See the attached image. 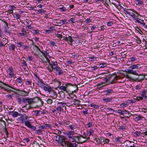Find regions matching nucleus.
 I'll use <instances>...</instances> for the list:
<instances>
[{
	"instance_id": "nucleus-1",
	"label": "nucleus",
	"mask_w": 147,
	"mask_h": 147,
	"mask_svg": "<svg viewBox=\"0 0 147 147\" xmlns=\"http://www.w3.org/2000/svg\"><path fill=\"white\" fill-rule=\"evenodd\" d=\"M66 135L69 139V140L72 142H83L86 140H82V138L86 139V138L82 136H79L78 134L75 132L74 131H69L66 133Z\"/></svg>"
},
{
	"instance_id": "nucleus-2",
	"label": "nucleus",
	"mask_w": 147,
	"mask_h": 147,
	"mask_svg": "<svg viewBox=\"0 0 147 147\" xmlns=\"http://www.w3.org/2000/svg\"><path fill=\"white\" fill-rule=\"evenodd\" d=\"M0 82L2 83L4 85L9 87L16 90V91H13V92L16 94L20 95L23 96H26L28 95L29 92L25 91L24 90H21L19 89L15 88L9 85L8 84L2 82L1 81H0Z\"/></svg>"
},
{
	"instance_id": "nucleus-3",
	"label": "nucleus",
	"mask_w": 147,
	"mask_h": 147,
	"mask_svg": "<svg viewBox=\"0 0 147 147\" xmlns=\"http://www.w3.org/2000/svg\"><path fill=\"white\" fill-rule=\"evenodd\" d=\"M118 79L116 75L112 76L108 78H105L104 80L106 82L109 81V84H113L115 83Z\"/></svg>"
},
{
	"instance_id": "nucleus-4",
	"label": "nucleus",
	"mask_w": 147,
	"mask_h": 147,
	"mask_svg": "<svg viewBox=\"0 0 147 147\" xmlns=\"http://www.w3.org/2000/svg\"><path fill=\"white\" fill-rule=\"evenodd\" d=\"M126 73L131 74L133 75H136L138 76V77H139V76H142L143 77L144 76V78H143V80L145 78V75H143L142 74H138V73L135 70H133V69H126L125 71Z\"/></svg>"
},
{
	"instance_id": "nucleus-5",
	"label": "nucleus",
	"mask_w": 147,
	"mask_h": 147,
	"mask_svg": "<svg viewBox=\"0 0 147 147\" xmlns=\"http://www.w3.org/2000/svg\"><path fill=\"white\" fill-rule=\"evenodd\" d=\"M124 77L127 79H129L131 80H132L134 82H141L143 80V78H144V76L142 78H140L139 77H138L137 78H133L131 77L130 76L127 74H124Z\"/></svg>"
},
{
	"instance_id": "nucleus-6",
	"label": "nucleus",
	"mask_w": 147,
	"mask_h": 147,
	"mask_svg": "<svg viewBox=\"0 0 147 147\" xmlns=\"http://www.w3.org/2000/svg\"><path fill=\"white\" fill-rule=\"evenodd\" d=\"M33 103H36L39 106H42L44 104V102L41 98L36 96L33 98Z\"/></svg>"
},
{
	"instance_id": "nucleus-7",
	"label": "nucleus",
	"mask_w": 147,
	"mask_h": 147,
	"mask_svg": "<svg viewBox=\"0 0 147 147\" xmlns=\"http://www.w3.org/2000/svg\"><path fill=\"white\" fill-rule=\"evenodd\" d=\"M64 147H76L77 145L76 143H72L69 141L65 142L63 143Z\"/></svg>"
},
{
	"instance_id": "nucleus-8",
	"label": "nucleus",
	"mask_w": 147,
	"mask_h": 147,
	"mask_svg": "<svg viewBox=\"0 0 147 147\" xmlns=\"http://www.w3.org/2000/svg\"><path fill=\"white\" fill-rule=\"evenodd\" d=\"M65 140L64 137L61 135H59L58 138V139H56V141L58 143H60V145L61 146H63V143L65 142Z\"/></svg>"
},
{
	"instance_id": "nucleus-9",
	"label": "nucleus",
	"mask_w": 147,
	"mask_h": 147,
	"mask_svg": "<svg viewBox=\"0 0 147 147\" xmlns=\"http://www.w3.org/2000/svg\"><path fill=\"white\" fill-rule=\"evenodd\" d=\"M1 21L3 22L4 24V30L5 32L6 33H7L8 34H10L11 32L9 30V27L8 26V23L3 19L1 20Z\"/></svg>"
},
{
	"instance_id": "nucleus-10",
	"label": "nucleus",
	"mask_w": 147,
	"mask_h": 147,
	"mask_svg": "<svg viewBox=\"0 0 147 147\" xmlns=\"http://www.w3.org/2000/svg\"><path fill=\"white\" fill-rule=\"evenodd\" d=\"M13 71L12 67H9L7 70L6 71L9 76V77L12 78L14 76V74L13 73Z\"/></svg>"
},
{
	"instance_id": "nucleus-11",
	"label": "nucleus",
	"mask_w": 147,
	"mask_h": 147,
	"mask_svg": "<svg viewBox=\"0 0 147 147\" xmlns=\"http://www.w3.org/2000/svg\"><path fill=\"white\" fill-rule=\"evenodd\" d=\"M22 102L25 103L30 105L33 103V98H24L23 99Z\"/></svg>"
},
{
	"instance_id": "nucleus-12",
	"label": "nucleus",
	"mask_w": 147,
	"mask_h": 147,
	"mask_svg": "<svg viewBox=\"0 0 147 147\" xmlns=\"http://www.w3.org/2000/svg\"><path fill=\"white\" fill-rule=\"evenodd\" d=\"M70 86L71 84L69 83L65 84L64 86H62L59 87V88L61 90V91H66L67 92V89Z\"/></svg>"
},
{
	"instance_id": "nucleus-13",
	"label": "nucleus",
	"mask_w": 147,
	"mask_h": 147,
	"mask_svg": "<svg viewBox=\"0 0 147 147\" xmlns=\"http://www.w3.org/2000/svg\"><path fill=\"white\" fill-rule=\"evenodd\" d=\"M8 114L9 115H11L13 117H16L18 116H20V113L17 111H10L8 112Z\"/></svg>"
},
{
	"instance_id": "nucleus-14",
	"label": "nucleus",
	"mask_w": 147,
	"mask_h": 147,
	"mask_svg": "<svg viewBox=\"0 0 147 147\" xmlns=\"http://www.w3.org/2000/svg\"><path fill=\"white\" fill-rule=\"evenodd\" d=\"M25 125L31 130L34 131L36 129V127L32 126L29 122H25Z\"/></svg>"
},
{
	"instance_id": "nucleus-15",
	"label": "nucleus",
	"mask_w": 147,
	"mask_h": 147,
	"mask_svg": "<svg viewBox=\"0 0 147 147\" xmlns=\"http://www.w3.org/2000/svg\"><path fill=\"white\" fill-rule=\"evenodd\" d=\"M49 93L50 94V96L53 99H55L57 97V94L56 92L53 90H52L51 92Z\"/></svg>"
},
{
	"instance_id": "nucleus-16",
	"label": "nucleus",
	"mask_w": 147,
	"mask_h": 147,
	"mask_svg": "<svg viewBox=\"0 0 147 147\" xmlns=\"http://www.w3.org/2000/svg\"><path fill=\"white\" fill-rule=\"evenodd\" d=\"M134 134L135 137H136L140 136L141 134H143L144 136H146L147 135V131H146L145 132L142 133H141L140 131H136L135 132Z\"/></svg>"
},
{
	"instance_id": "nucleus-17",
	"label": "nucleus",
	"mask_w": 147,
	"mask_h": 147,
	"mask_svg": "<svg viewBox=\"0 0 147 147\" xmlns=\"http://www.w3.org/2000/svg\"><path fill=\"white\" fill-rule=\"evenodd\" d=\"M123 115L125 117L129 118L130 117L131 115H133L130 112L127 111H123Z\"/></svg>"
},
{
	"instance_id": "nucleus-18",
	"label": "nucleus",
	"mask_w": 147,
	"mask_h": 147,
	"mask_svg": "<svg viewBox=\"0 0 147 147\" xmlns=\"http://www.w3.org/2000/svg\"><path fill=\"white\" fill-rule=\"evenodd\" d=\"M131 10L133 12L136 13V14H135L132 12V14H131L130 16L133 18L134 19L135 18H138V16L140 15V14H139L137 11H135L134 9H131Z\"/></svg>"
},
{
	"instance_id": "nucleus-19",
	"label": "nucleus",
	"mask_w": 147,
	"mask_h": 147,
	"mask_svg": "<svg viewBox=\"0 0 147 147\" xmlns=\"http://www.w3.org/2000/svg\"><path fill=\"white\" fill-rule=\"evenodd\" d=\"M66 103L63 102H60L59 101L57 103V105L58 106H59L61 107V108H62L65 107V109L66 110Z\"/></svg>"
},
{
	"instance_id": "nucleus-20",
	"label": "nucleus",
	"mask_w": 147,
	"mask_h": 147,
	"mask_svg": "<svg viewBox=\"0 0 147 147\" xmlns=\"http://www.w3.org/2000/svg\"><path fill=\"white\" fill-rule=\"evenodd\" d=\"M43 90L49 93L53 90L52 88L49 86H43Z\"/></svg>"
},
{
	"instance_id": "nucleus-21",
	"label": "nucleus",
	"mask_w": 147,
	"mask_h": 147,
	"mask_svg": "<svg viewBox=\"0 0 147 147\" xmlns=\"http://www.w3.org/2000/svg\"><path fill=\"white\" fill-rule=\"evenodd\" d=\"M140 67H141L140 66V65L138 64L132 65L130 66L129 67L130 69H138Z\"/></svg>"
},
{
	"instance_id": "nucleus-22",
	"label": "nucleus",
	"mask_w": 147,
	"mask_h": 147,
	"mask_svg": "<svg viewBox=\"0 0 147 147\" xmlns=\"http://www.w3.org/2000/svg\"><path fill=\"white\" fill-rule=\"evenodd\" d=\"M147 93V91L146 90H143L141 93V97H143V98L145 99H146L147 96H146V94Z\"/></svg>"
},
{
	"instance_id": "nucleus-23",
	"label": "nucleus",
	"mask_w": 147,
	"mask_h": 147,
	"mask_svg": "<svg viewBox=\"0 0 147 147\" xmlns=\"http://www.w3.org/2000/svg\"><path fill=\"white\" fill-rule=\"evenodd\" d=\"M20 116H21L19 118V119L23 118V119H25V120H26L29 117L28 116L26 115V114L25 113H23V115L20 113Z\"/></svg>"
},
{
	"instance_id": "nucleus-24",
	"label": "nucleus",
	"mask_w": 147,
	"mask_h": 147,
	"mask_svg": "<svg viewBox=\"0 0 147 147\" xmlns=\"http://www.w3.org/2000/svg\"><path fill=\"white\" fill-rule=\"evenodd\" d=\"M121 7L123 9V12H124V13L126 14H128L129 15H130V16L131 15V14H132V12H131V11H128V10H131V9H126L125 8H124L123 7H121Z\"/></svg>"
},
{
	"instance_id": "nucleus-25",
	"label": "nucleus",
	"mask_w": 147,
	"mask_h": 147,
	"mask_svg": "<svg viewBox=\"0 0 147 147\" xmlns=\"http://www.w3.org/2000/svg\"><path fill=\"white\" fill-rule=\"evenodd\" d=\"M59 9L60 11L64 12L66 11V8L63 5H60L59 6Z\"/></svg>"
},
{
	"instance_id": "nucleus-26",
	"label": "nucleus",
	"mask_w": 147,
	"mask_h": 147,
	"mask_svg": "<svg viewBox=\"0 0 147 147\" xmlns=\"http://www.w3.org/2000/svg\"><path fill=\"white\" fill-rule=\"evenodd\" d=\"M136 116H137L135 118V120L136 121H138L139 120H143V117L142 116L138 115H136Z\"/></svg>"
},
{
	"instance_id": "nucleus-27",
	"label": "nucleus",
	"mask_w": 147,
	"mask_h": 147,
	"mask_svg": "<svg viewBox=\"0 0 147 147\" xmlns=\"http://www.w3.org/2000/svg\"><path fill=\"white\" fill-rule=\"evenodd\" d=\"M67 40H68L70 42V43H69V44L71 45H72V42H74V43L76 42L74 40L72 39V37L70 36H69L68 37Z\"/></svg>"
},
{
	"instance_id": "nucleus-28",
	"label": "nucleus",
	"mask_w": 147,
	"mask_h": 147,
	"mask_svg": "<svg viewBox=\"0 0 147 147\" xmlns=\"http://www.w3.org/2000/svg\"><path fill=\"white\" fill-rule=\"evenodd\" d=\"M80 100L78 99H75L74 103V105L76 107L80 105Z\"/></svg>"
},
{
	"instance_id": "nucleus-29",
	"label": "nucleus",
	"mask_w": 147,
	"mask_h": 147,
	"mask_svg": "<svg viewBox=\"0 0 147 147\" xmlns=\"http://www.w3.org/2000/svg\"><path fill=\"white\" fill-rule=\"evenodd\" d=\"M102 100L103 102H111L112 101V98H104L102 99Z\"/></svg>"
},
{
	"instance_id": "nucleus-30",
	"label": "nucleus",
	"mask_w": 147,
	"mask_h": 147,
	"mask_svg": "<svg viewBox=\"0 0 147 147\" xmlns=\"http://www.w3.org/2000/svg\"><path fill=\"white\" fill-rule=\"evenodd\" d=\"M76 128L74 125L72 124H69V125L67 126V128L68 129L71 130H74Z\"/></svg>"
},
{
	"instance_id": "nucleus-31",
	"label": "nucleus",
	"mask_w": 147,
	"mask_h": 147,
	"mask_svg": "<svg viewBox=\"0 0 147 147\" xmlns=\"http://www.w3.org/2000/svg\"><path fill=\"white\" fill-rule=\"evenodd\" d=\"M105 94L109 95L113 93V91L112 89H110L107 90L105 91Z\"/></svg>"
},
{
	"instance_id": "nucleus-32",
	"label": "nucleus",
	"mask_w": 147,
	"mask_h": 147,
	"mask_svg": "<svg viewBox=\"0 0 147 147\" xmlns=\"http://www.w3.org/2000/svg\"><path fill=\"white\" fill-rule=\"evenodd\" d=\"M13 16V17L16 18V19H20L21 18L20 15L18 13H14Z\"/></svg>"
},
{
	"instance_id": "nucleus-33",
	"label": "nucleus",
	"mask_w": 147,
	"mask_h": 147,
	"mask_svg": "<svg viewBox=\"0 0 147 147\" xmlns=\"http://www.w3.org/2000/svg\"><path fill=\"white\" fill-rule=\"evenodd\" d=\"M1 41H2L5 45L8 42V40L5 38H1Z\"/></svg>"
},
{
	"instance_id": "nucleus-34",
	"label": "nucleus",
	"mask_w": 147,
	"mask_h": 147,
	"mask_svg": "<svg viewBox=\"0 0 147 147\" xmlns=\"http://www.w3.org/2000/svg\"><path fill=\"white\" fill-rule=\"evenodd\" d=\"M39 111L40 116L42 114L43 115H46L47 114V112L46 110H39Z\"/></svg>"
},
{
	"instance_id": "nucleus-35",
	"label": "nucleus",
	"mask_w": 147,
	"mask_h": 147,
	"mask_svg": "<svg viewBox=\"0 0 147 147\" xmlns=\"http://www.w3.org/2000/svg\"><path fill=\"white\" fill-rule=\"evenodd\" d=\"M56 111L57 112L59 113V112H61V111H63L64 109H63L62 108H61L59 106H58L57 108H56Z\"/></svg>"
},
{
	"instance_id": "nucleus-36",
	"label": "nucleus",
	"mask_w": 147,
	"mask_h": 147,
	"mask_svg": "<svg viewBox=\"0 0 147 147\" xmlns=\"http://www.w3.org/2000/svg\"><path fill=\"white\" fill-rule=\"evenodd\" d=\"M137 59L135 57H132L129 58L128 59V61L129 62H133L136 60Z\"/></svg>"
},
{
	"instance_id": "nucleus-37",
	"label": "nucleus",
	"mask_w": 147,
	"mask_h": 147,
	"mask_svg": "<svg viewBox=\"0 0 147 147\" xmlns=\"http://www.w3.org/2000/svg\"><path fill=\"white\" fill-rule=\"evenodd\" d=\"M41 53H42L43 55L44 56V57L47 56H49V53L47 52V51L43 50L42 51H41Z\"/></svg>"
},
{
	"instance_id": "nucleus-38",
	"label": "nucleus",
	"mask_w": 147,
	"mask_h": 147,
	"mask_svg": "<svg viewBox=\"0 0 147 147\" xmlns=\"http://www.w3.org/2000/svg\"><path fill=\"white\" fill-rule=\"evenodd\" d=\"M16 81L20 84V85H22L23 84L22 82V79L21 78L19 77L16 80Z\"/></svg>"
},
{
	"instance_id": "nucleus-39",
	"label": "nucleus",
	"mask_w": 147,
	"mask_h": 147,
	"mask_svg": "<svg viewBox=\"0 0 147 147\" xmlns=\"http://www.w3.org/2000/svg\"><path fill=\"white\" fill-rule=\"evenodd\" d=\"M101 137L96 138L94 140L96 142L97 144H100L101 143Z\"/></svg>"
},
{
	"instance_id": "nucleus-40",
	"label": "nucleus",
	"mask_w": 147,
	"mask_h": 147,
	"mask_svg": "<svg viewBox=\"0 0 147 147\" xmlns=\"http://www.w3.org/2000/svg\"><path fill=\"white\" fill-rule=\"evenodd\" d=\"M25 84L27 85H31L32 84V80H31L26 79V80L25 82Z\"/></svg>"
},
{
	"instance_id": "nucleus-41",
	"label": "nucleus",
	"mask_w": 147,
	"mask_h": 147,
	"mask_svg": "<svg viewBox=\"0 0 147 147\" xmlns=\"http://www.w3.org/2000/svg\"><path fill=\"white\" fill-rule=\"evenodd\" d=\"M21 32L19 33L20 35L22 36H25V30L24 28H22L21 31Z\"/></svg>"
},
{
	"instance_id": "nucleus-42",
	"label": "nucleus",
	"mask_w": 147,
	"mask_h": 147,
	"mask_svg": "<svg viewBox=\"0 0 147 147\" xmlns=\"http://www.w3.org/2000/svg\"><path fill=\"white\" fill-rule=\"evenodd\" d=\"M33 112L34 115L36 116H40L39 110L34 111Z\"/></svg>"
},
{
	"instance_id": "nucleus-43",
	"label": "nucleus",
	"mask_w": 147,
	"mask_h": 147,
	"mask_svg": "<svg viewBox=\"0 0 147 147\" xmlns=\"http://www.w3.org/2000/svg\"><path fill=\"white\" fill-rule=\"evenodd\" d=\"M132 142L131 141H129V140H126L124 144L125 145L129 147L130 146H131L129 144Z\"/></svg>"
},
{
	"instance_id": "nucleus-44",
	"label": "nucleus",
	"mask_w": 147,
	"mask_h": 147,
	"mask_svg": "<svg viewBox=\"0 0 147 147\" xmlns=\"http://www.w3.org/2000/svg\"><path fill=\"white\" fill-rule=\"evenodd\" d=\"M42 126L43 129H46L47 127L50 128L51 127L50 125L47 123L43 125H42Z\"/></svg>"
},
{
	"instance_id": "nucleus-45",
	"label": "nucleus",
	"mask_w": 147,
	"mask_h": 147,
	"mask_svg": "<svg viewBox=\"0 0 147 147\" xmlns=\"http://www.w3.org/2000/svg\"><path fill=\"white\" fill-rule=\"evenodd\" d=\"M16 48L15 46L14 45H11L9 46V49L10 51L14 50Z\"/></svg>"
},
{
	"instance_id": "nucleus-46",
	"label": "nucleus",
	"mask_w": 147,
	"mask_h": 147,
	"mask_svg": "<svg viewBox=\"0 0 147 147\" xmlns=\"http://www.w3.org/2000/svg\"><path fill=\"white\" fill-rule=\"evenodd\" d=\"M63 124L64 125H65L66 126L67 125H69V124H70L71 122L70 121H67V120H66L65 121H64L63 122Z\"/></svg>"
},
{
	"instance_id": "nucleus-47",
	"label": "nucleus",
	"mask_w": 147,
	"mask_h": 147,
	"mask_svg": "<svg viewBox=\"0 0 147 147\" xmlns=\"http://www.w3.org/2000/svg\"><path fill=\"white\" fill-rule=\"evenodd\" d=\"M49 64V65H48L47 68L49 71L51 72L52 71V64L51 63H50V64Z\"/></svg>"
},
{
	"instance_id": "nucleus-48",
	"label": "nucleus",
	"mask_w": 147,
	"mask_h": 147,
	"mask_svg": "<svg viewBox=\"0 0 147 147\" xmlns=\"http://www.w3.org/2000/svg\"><path fill=\"white\" fill-rule=\"evenodd\" d=\"M38 84L39 87H42L43 88L44 85L45 84L44 82H43L42 81H41V82H39L38 83Z\"/></svg>"
},
{
	"instance_id": "nucleus-49",
	"label": "nucleus",
	"mask_w": 147,
	"mask_h": 147,
	"mask_svg": "<svg viewBox=\"0 0 147 147\" xmlns=\"http://www.w3.org/2000/svg\"><path fill=\"white\" fill-rule=\"evenodd\" d=\"M68 23L65 20H61L60 21V24L61 25H63L65 24H67Z\"/></svg>"
},
{
	"instance_id": "nucleus-50",
	"label": "nucleus",
	"mask_w": 147,
	"mask_h": 147,
	"mask_svg": "<svg viewBox=\"0 0 147 147\" xmlns=\"http://www.w3.org/2000/svg\"><path fill=\"white\" fill-rule=\"evenodd\" d=\"M126 129V128L124 126H119V127L118 128V130L119 131L121 130L123 131Z\"/></svg>"
},
{
	"instance_id": "nucleus-51",
	"label": "nucleus",
	"mask_w": 147,
	"mask_h": 147,
	"mask_svg": "<svg viewBox=\"0 0 147 147\" xmlns=\"http://www.w3.org/2000/svg\"><path fill=\"white\" fill-rule=\"evenodd\" d=\"M30 30H27V31L25 30V36L24 37H27L29 36L30 35L29 34Z\"/></svg>"
},
{
	"instance_id": "nucleus-52",
	"label": "nucleus",
	"mask_w": 147,
	"mask_h": 147,
	"mask_svg": "<svg viewBox=\"0 0 147 147\" xmlns=\"http://www.w3.org/2000/svg\"><path fill=\"white\" fill-rule=\"evenodd\" d=\"M24 43L21 42H19L17 43V46L19 47H21L24 45Z\"/></svg>"
},
{
	"instance_id": "nucleus-53",
	"label": "nucleus",
	"mask_w": 147,
	"mask_h": 147,
	"mask_svg": "<svg viewBox=\"0 0 147 147\" xmlns=\"http://www.w3.org/2000/svg\"><path fill=\"white\" fill-rule=\"evenodd\" d=\"M37 13L38 14L42 13H45L46 11L44 10H42L40 9L38 10L37 11Z\"/></svg>"
},
{
	"instance_id": "nucleus-54",
	"label": "nucleus",
	"mask_w": 147,
	"mask_h": 147,
	"mask_svg": "<svg viewBox=\"0 0 147 147\" xmlns=\"http://www.w3.org/2000/svg\"><path fill=\"white\" fill-rule=\"evenodd\" d=\"M100 68H103L107 66V64L105 63H103L100 64Z\"/></svg>"
},
{
	"instance_id": "nucleus-55",
	"label": "nucleus",
	"mask_w": 147,
	"mask_h": 147,
	"mask_svg": "<svg viewBox=\"0 0 147 147\" xmlns=\"http://www.w3.org/2000/svg\"><path fill=\"white\" fill-rule=\"evenodd\" d=\"M9 9L10 10L13 11L14 10L16 9V7L13 5H10L9 6Z\"/></svg>"
},
{
	"instance_id": "nucleus-56",
	"label": "nucleus",
	"mask_w": 147,
	"mask_h": 147,
	"mask_svg": "<svg viewBox=\"0 0 147 147\" xmlns=\"http://www.w3.org/2000/svg\"><path fill=\"white\" fill-rule=\"evenodd\" d=\"M136 42L138 44H140L142 42L141 40H140V38H139L138 36L136 37Z\"/></svg>"
},
{
	"instance_id": "nucleus-57",
	"label": "nucleus",
	"mask_w": 147,
	"mask_h": 147,
	"mask_svg": "<svg viewBox=\"0 0 147 147\" xmlns=\"http://www.w3.org/2000/svg\"><path fill=\"white\" fill-rule=\"evenodd\" d=\"M64 73V72L61 69H59V70L57 72V74L59 75H61L63 74Z\"/></svg>"
},
{
	"instance_id": "nucleus-58",
	"label": "nucleus",
	"mask_w": 147,
	"mask_h": 147,
	"mask_svg": "<svg viewBox=\"0 0 147 147\" xmlns=\"http://www.w3.org/2000/svg\"><path fill=\"white\" fill-rule=\"evenodd\" d=\"M59 94L61 96L62 98H64L65 97V94L64 93L63 91H61L59 92Z\"/></svg>"
},
{
	"instance_id": "nucleus-59",
	"label": "nucleus",
	"mask_w": 147,
	"mask_h": 147,
	"mask_svg": "<svg viewBox=\"0 0 147 147\" xmlns=\"http://www.w3.org/2000/svg\"><path fill=\"white\" fill-rule=\"evenodd\" d=\"M54 84L55 86L57 87H58L61 85V83L60 82L58 81L55 82V83H54Z\"/></svg>"
},
{
	"instance_id": "nucleus-60",
	"label": "nucleus",
	"mask_w": 147,
	"mask_h": 147,
	"mask_svg": "<svg viewBox=\"0 0 147 147\" xmlns=\"http://www.w3.org/2000/svg\"><path fill=\"white\" fill-rule=\"evenodd\" d=\"M55 43L53 41H50L48 42L49 45H50V46H55Z\"/></svg>"
},
{
	"instance_id": "nucleus-61",
	"label": "nucleus",
	"mask_w": 147,
	"mask_h": 147,
	"mask_svg": "<svg viewBox=\"0 0 147 147\" xmlns=\"http://www.w3.org/2000/svg\"><path fill=\"white\" fill-rule=\"evenodd\" d=\"M47 104H51L53 103L52 99L50 98H49L47 100Z\"/></svg>"
},
{
	"instance_id": "nucleus-62",
	"label": "nucleus",
	"mask_w": 147,
	"mask_h": 147,
	"mask_svg": "<svg viewBox=\"0 0 147 147\" xmlns=\"http://www.w3.org/2000/svg\"><path fill=\"white\" fill-rule=\"evenodd\" d=\"M3 131L5 132L7 137L8 136V132L7 131V129L6 128H4L3 129Z\"/></svg>"
},
{
	"instance_id": "nucleus-63",
	"label": "nucleus",
	"mask_w": 147,
	"mask_h": 147,
	"mask_svg": "<svg viewBox=\"0 0 147 147\" xmlns=\"http://www.w3.org/2000/svg\"><path fill=\"white\" fill-rule=\"evenodd\" d=\"M90 106L94 108H96V109H98L99 107V106L97 105H92V104H90Z\"/></svg>"
},
{
	"instance_id": "nucleus-64",
	"label": "nucleus",
	"mask_w": 147,
	"mask_h": 147,
	"mask_svg": "<svg viewBox=\"0 0 147 147\" xmlns=\"http://www.w3.org/2000/svg\"><path fill=\"white\" fill-rule=\"evenodd\" d=\"M136 2L138 5H141L142 4V1L140 0H136Z\"/></svg>"
}]
</instances>
